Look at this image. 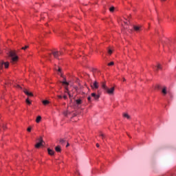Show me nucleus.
I'll use <instances>...</instances> for the list:
<instances>
[{
  "label": "nucleus",
  "instance_id": "obj_23",
  "mask_svg": "<svg viewBox=\"0 0 176 176\" xmlns=\"http://www.w3.org/2000/svg\"><path fill=\"white\" fill-rule=\"evenodd\" d=\"M65 93H68L69 97H71V95L69 94V93L68 92V88L67 87H65Z\"/></svg>",
  "mask_w": 176,
  "mask_h": 176
},
{
  "label": "nucleus",
  "instance_id": "obj_31",
  "mask_svg": "<svg viewBox=\"0 0 176 176\" xmlns=\"http://www.w3.org/2000/svg\"><path fill=\"white\" fill-rule=\"evenodd\" d=\"M68 146H69V143H67L66 145V148H68Z\"/></svg>",
  "mask_w": 176,
  "mask_h": 176
},
{
  "label": "nucleus",
  "instance_id": "obj_34",
  "mask_svg": "<svg viewBox=\"0 0 176 176\" xmlns=\"http://www.w3.org/2000/svg\"><path fill=\"white\" fill-rule=\"evenodd\" d=\"M63 98H65V100H67V96H64Z\"/></svg>",
  "mask_w": 176,
  "mask_h": 176
},
{
  "label": "nucleus",
  "instance_id": "obj_27",
  "mask_svg": "<svg viewBox=\"0 0 176 176\" xmlns=\"http://www.w3.org/2000/svg\"><path fill=\"white\" fill-rule=\"evenodd\" d=\"M108 53H109V54H111L112 53V50L109 49L108 50Z\"/></svg>",
  "mask_w": 176,
  "mask_h": 176
},
{
  "label": "nucleus",
  "instance_id": "obj_33",
  "mask_svg": "<svg viewBox=\"0 0 176 176\" xmlns=\"http://www.w3.org/2000/svg\"><path fill=\"white\" fill-rule=\"evenodd\" d=\"M58 72H61V69L58 68Z\"/></svg>",
  "mask_w": 176,
  "mask_h": 176
},
{
  "label": "nucleus",
  "instance_id": "obj_38",
  "mask_svg": "<svg viewBox=\"0 0 176 176\" xmlns=\"http://www.w3.org/2000/svg\"><path fill=\"white\" fill-rule=\"evenodd\" d=\"M124 28H127V27H126V26H124Z\"/></svg>",
  "mask_w": 176,
  "mask_h": 176
},
{
  "label": "nucleus",
  "instance_id": "obj_1",
  "mask_svg": "<svg viewBox=\"0 0 176 176\" xmlns=\"http://www.w3.org/2000/svg\"><path fill=\"white\" fill-rule=\"evenodd\" d=\"M102 89H103V90L105 91L107 94H109V96H113L115 93V87L109 89L108 87H107V84L105 82H102Z\"/></svg>",
  "mask_w": 176,
  "mask_h": 176
},
{
  "label": "nucleus",
  "instance_id": "obj_8",
  "mask_svg": "<svg viewBox=\"0 0 176 176\" xmlns=\"http://www.w3.org/2000/svg\"><path fill=\"white\" fill-rule=\"evenodd\" d=\"M133 30L136 31V32H138V31H141V26L133 25Z\"/></svg>",
  "mask_w": 176,
  "mask_h": 176
},
{
  "label": "nucleus",
  "instance_id": "obj_17",
  "mask_svg": "<svg viewBox=\"0 0 176 176\" xmlns=\"http://www.w3.org/2000/svg\"><path fill=\"white\" fill-rule=\"evenodd\" d=\"M114 10H115V7H113V6H112V7H111L110 8H109V11L110 12H114Z\"/></svg>",
  "mask_w": 176,
  "mask_h": 176
},
{
  "label": "nucleus",
  "instance_id": "obj_36",
  "mask_svg": "<svg viewBox=\"0 0 176 176\" xmlns=\"http://www.w3.org/2000/svg\"><path fill=\"white\" fill-rule=\"evenodd\" d=\"M123 82H126V78H123Z\"/></svg>",
  "mask_w": 176,
  "mask_h": 176
},
{
  "label": "nucleus",
  "instance_id": "obj_19",
  "mask_svg": "<svg viewBox=\"0 0 176 176\" xmlns=\"http://www.w3.org/2000/svg\"><path fill=\"white\" fill-rule=\"evenodd\" d=\"M62 84L65 85L66 86H68L69 85V83H68V82H67V81L62 82Z\"/></svg>",
  "mask_w": 176,
  "mask_h": 176
},
{
  "label": "nucleus",
  "instance_id": "obj_20",
  "mask_svg": "<svg viewBox=\"0 0 176 176\" xmlns=\"http://www.w3.org/2000/svg\"><path fill=\"white\" fill-rule=\"evenodd\" d=\"M26 103L28 104V105H31V101L28 98L26 99Z\"/></svg>",
  "mask_w": 176,
  "mask_h": 176
},
{
  "label": "nucleus",
  "instance_id": "obj_30",
  "mask_svg": "<svg viewBox=\"0 0 176 176\" xmlns=\"http://www.w3.org/2000/svg\"><path fill=\"white\" fill-rule=\"evenodd\" d=\"M16 87H18L19 89H23L20 85H17Z\"/></svg>",
  "mask_w": 176,
  "mask_h": 176
},
{
  "label": "nucleus",
  "instance_id": "obj_12",
  "mask_svg": "<svg viewBox=\"0 0 176 176\" xmlns=\"http://www.w3.org/2000/svg\"><path fill=\"white\" fill-rule=\"evenodd\" d=\"M41 120H42V117H41V116H37V118L36 119V123H39L41 122Z\"/></svg>",
  "mask_w": 176,
  "mask_h": 176
},
{
  "label": "nucleus",
  "instance_id": "obj_11",
  "mask_svg": "<svg viewBox=\"0 0 176 176\" xmlns=\"http://www.w3.org/2000/svg\"><path fill=\"white\" fill-rule=\"evenodd\" d=\"M76 105H80L82 104V100L81 99L76 100Z\"/></svg>",
  "mask_w": 176,
  "mask_h": 176
},
{
  "label": "nucleus",
  "instance_id": "obj_3",
  "mask_svg": "<svg viewBox=\"0 0 176 176\" xmlns=\"http://www.w3.org/2000/svg\"><path fill=\"white\" fill-rule=\"evenodd\" d=\"M3 65L5 68H9V62H4L3 60H0V71L3 69Z\"/></svg>",
  "mask_w": 176,
  "mask_h": 176
},
{
  "label": "nucleus",
  "instance_id": "obj_21",
  "mask_svg": "<svg viewBox=\"0 0 176 176\" xmlns=\"http://www.w3.org/2000/svg\"><path fill=\"white\" fill-rule=\"evenodd\" d=\"M26 49H28V45H25L21 48L22 50H25Z\"/></svg>",
  "mask_w": 176,
  "mask_h": 176
},
{
  "label": "nucleus",
  "instance_id": "obj_9",
  "mask_svg": "<svg viewBox=\"0 0 176 176\" xmlns=\"http://www.w3.org/2000/svg\"><path fill=\"white\" fill-rule=\"evenodd\" d=\"M91 97H94V98H95V100H98L100 98V96L96 94V93H92Z\"/></svg>",
  "mask_w": 176,
  "mask_h": 176
},
{
  "label": "nucleus",
  "instance_id": "obj_10",
  "mask_svg": "<svg viewBox=\"0 0 176 176\" xmlns=\"http://www.w3.org/2000/svg\"><path fill=\"white\" fill-rule=\"evenodd\" d=\"M47 151H48V154L50 155L51 156H53V155H54V151L50 148H47Z\"/></svg>",
  "mask_w": 176,
  "mask_h": 176
},
{
  "label": "nucleus",
  "instance_id": "obj_18",
  "mask_svg": "<svg viewBox=\"0 0 176 176\" xmlns=\"http://www.w3.org/2000/svg\"><path fill=\"white\" fill-rule=\"evenodd\" d=\"M59 142H60V144H64V142H65V140H64V139H60V140H59Z\"/></svg>",
  "mask_w": 176,
  "mask_h": 176
},
{
  "label": "nucleus",
  "instance_id": "obj_16",
  "mask_svg": "<svg viewBox=\"0 0 176 176\" xmlns=\"http://www.w3.org/2000/svg\"><path fill=\"white\" fill-rule=\"evenodd\" d=\"M43 105H47V104H49V100H43Z\"/></svg>",
  "mask_w": 176,
  "mask_h": 176
},
{
  "label": "nucleus",
  "instance_id": "obj_22",
  "mask_svg": "<svg viewBox=\"0 0 176 176\" xmlns=\"http://www.w3.org/2000/svg\"><path fill=\"white\" fill-rule=\"evenodd\" d=\"M48 60H52V54H49L48 56H47Z\"/></svg>",
  "mask_w": 176,
  "mask_h": 176
},
{
  "label": "nucleus",
  "instance_id": "obj_35",
  "mask_svg": "<svg viewBox=\"0 0 176 176\" xmlns=\"http://www.w3.org/2000/svg\"><path fill=\"white\" fill-rule=\"evenodd\" d=\"M58 98H63V96H58Z\"/></svg>",
  "mask_w": 176,
  "mask_h": 176
},
{
  "label": "nucleus",
  "instance_id": "obj_15",
  "mask_svg": "<svg viewBox=\"0 0 176 176\" xmlns=\"http://www.w3.org/2000/svg\"><path fill=\"white\" fill-rule=\"evenodd\" d=\"M123 116L124 118H126V119H130V116L127 113H124Z\"/></svg>",
  "mask_w": 176,
  "mask_h": 176
},
{
  "label": "nucleus",
  "instance_id": "obj_13",
  "mask_svg": "<svg viewBox=\"0 0 176 176\" xmlns=\"http://www.w3.org/2000/svg\"><path fill=\"white\" fill-rule=\"evenodd\" d=\"M55 151L56 152H61V146H57L56 147H55Z\"/></svg>",
  "mask_w": 176,
  "mask_h": 176
},
{
  "label": "nucleus",
  "instance_id": "obj_39",
  "mask_svg": "<svg viewBox=\"0 0 176 176\" xmlns=\"http://www.w3.org/2000/svg\"><path fill=\"white\" fill-rule=\"evenodd\" d=\"M77 174H79V173H78V172H77Z\"/></svg>",
  "mask_w": 176,
  "mask_h": 176
},
{
  "label": "nucleus",
  "instance_id": "obj_14",
  "mask_svg": "<svg viewBox=\"0 0 176 176\" xmlns=\"http://www.w3.org/2000/svg\"><path fill=\"white\" fill-rule=\"evenodd\" d=\"M162 93H163V94H164V96H166V94H167V88L166 87H164L162 89Z\"/></svg>",
  "mask_w": 176,
  "mask_h": 176
},
{
  "label": "nucleus",
  "instance_id": "obj_24",
  "mask_svg": "<svg viewBox=\"0 0 176 176\" xmlns=\"http://www.w3.org/2000/svg\"><path fill=\"white\" fill-rule=\"evenodd\" d=\"M157 69H162V66L160 65V64H159V65L157 66Z\"/></svg>",
  "mask_w": 176,
  "mask_h": 176
},
{
  "label": "nucleus",
  "instance_id": "obj_7",
  "mask_svg": "<svg viewBox=\"0 0 176 176\" xmlns=\"http://www.w3.org/2000/svg\"><path fill=\"white\" fill-rule=\"evenodd\" d=\"M23 93H25V94H26V96H28L29 97L34 96V94H32V93H31V92H29L28 90H27V89H24Z\"/></svg>",
  "mask_w": 176,
  "mask_h": 176
},
{
  "label": "nucleus",
  "instance_id": "obj_25",
  "mask_svg": "<svg viewBox=\"0 0 176 176\" xmlns=\"http://www.w3.org/2000/svg\"><path fill=\"white\" fill-rule=\"evenodd\" d=\"M100 137H102V139L104 140L105 138V135L104 134H100Z\"/></svg>",
  "mask_w": 176,
  "mask_h": 176
},
{
  "label": "nucleus",
  "instance_id": "obj_6",
  "mask_svg": "<svg viewBox=\"0 0 176 176\" xmlns=\"http://www.w3.org/2000/svg\"><path fill=\"white\" fill-rule=\"evenodd\" d=\"M98 87H99L98 82H97V81H95L93 84H91V89H98Z\"/></svg>",
  "mask_w": 176,
  "mask_h": 176
},
{
  "label": "nucleus",
  "instance_id": "obj_37",
  "mask_svg": "<svg viewBox=\"0 0 176 176\" xmlns=\"http://www.w3.org/2000/svg\"><path fill=\"white\" fill-rule=\"evenodd\" d=\"M124 24L127 25V22L124 21Z\"/></svg>",
  "mask_w": 176,
  "mask_h": 176
},
{
  "label": "nucleus",
  "instance_id": "obj_26",
  "mask_svg": "<svg viewBox=\"0 0 176 176\" xmlns=\"http://www.w3.org/2000/svg\"><path fill=\"white\" fill-rule=\"evenodd\" d=\"M114 63L113 62H111L109 63H108V65L109 66H111V65H113Z\"/></svg>",
  "mask_w": 176,
  "mask_h": 176
},
{
  "label": "nucleus",
  "instance_id": "obj_28",
  "mask_svg": "<svg viewBox=\"0 0 176 176\" xmlns=\"http://www.w3.org/2000/svg\"><path fill=\"white\" fill-rule=\"evenodd\" d=\"M87 100H88V101L90 102V101H91V97L89 96V97L87 98Z\"/></svg>",
  "mask_w": 176,
  "mask_h": 176
},
{
  "label": "nucleus",
  "instance_id": "obj_2",
  "mask_svg": "<svg viewBox=\"0 0 176 176\" xmlns=\"http://www.w3.org/2000/svg\"><path fill=\"white\" fill-rule=\"evenodd\" d=\"M10 57H11V63L14 64L19 60V56H16V52L14 51H10L9 54Z\"/></svg>",
  "mask_w": 176,
  "mask_h": 176
},
{
  "label": "nucleus",
  "instance_id": "obj_5",
  "mask_svg": "<svg viewBox=\"0 0 176 176\" xmlns=\"http://www.w3.org/2000/svg\"><path fill=\"white\" fill-rule=\"evenodd\" d=\"M52 54H53L54 58H57L58 60V56L63 54V52L58 51H52Z\"/></svg>",
  "mask_w": 176,
  "mask_h": 176
},
{
  "label": "nucleus",
  "instance_id": "obj_32",
  "mask_svg": "<svg viewBox=\"0 0 176 176\" xmlns=\"http://www.w3.org/2000/svg\"><path fill=\"white\" fill-rule=\"evenodd\" d=\"M96 146H97V148H100V144H98V143L96 144Z\"/></svg>",
  "mask_w": 176,
  "mask_h": 176
},
{
  "label": "nucleus",
  "instance_id": "obj_4",
  "mask_svg": "<svg viewBox=\"0 0 176 176\" xmlns=\"http://www.w3.org/2000/svg\"><path fill=\"white\" fill-rule=\"evenodd\" d=\"M45 144V142L43 141V139L42 138H40L38 139V142L35 145V148H39L41 146H43V144Z\"/></svg>",
  "mask_w": 176,
  "mask_h": 176
},
{
  "label": "nucleus",
  "instance_id": "obj_29",
  "mask_svg": "<svg viewBox=\"0 0 176 176\" xmlns=\"http://www.w3.org/2000/svg\"><path fill=\"white\" fill-rule=\"evenodd\" d=\"M27 130L29 133L31 132V127H28Z\"/></svg>",
  "mask_w": 176,
  "mask_h": 176
}]
</instances>
